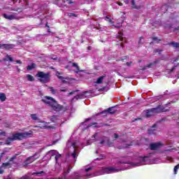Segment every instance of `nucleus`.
<instances>
[{
  "label": "nucleus",
  "instance_id": "09e8293b",
  "mask_svg": "<svg viewBox=\"0 0 179 179\" xmlns=\"http://www.w3.org/2000/svg\"><path fill=\"white\" fill-rule=\"evenodd\" d=\"M167 6H163L162 7V10H163V9H164V8H166Z\"/></svg>",
  "mask_w": 179,
  "mask_h": 179
},
{
  "label": "nucleus",
  "instance_id": "13d9d810",
  "mask_svg": "<svg viewBox=\"0 0 179 179\" xmlns=\"http://www.w3.org/2000/svg\"><path fill=\"white\" fill-rule=\"evenodd\" d=\"M136 145H141V143H137V144H136Z\"/></svg>",
  "mask_w": 179,
  "mask_h": 179
},
{
  "label": "nucleus",
  "instance_id": "e433bc0d",
  "mask_svg": "<svg viewBox=\"0 0 179 179\" xmlns=\"http://www.w3.org/2000/svg\"><path fill=\"white\" fill-rule=\"evenodd\" d=\"M68 16H69L70 17H72L73 16H76V15H75V13H69Z\"/></svg>",
  "mask_w": 179,
  "mask_h": 179
},
{
  "label": "nucleus",
  "instance_id": "473e14b6",
  "mask_svg": "<svg viewBox=\"0 0 179 179\" xmlns=\"http://www.w3.org/2000/svg\"><path fill=\"white\" fill-rule=\"evenodd\" d=\"M178 169H179V164L176 165L174 167L173 171H174V174H177V171H178Z\"/></svg>",
  "mask_w": 179,
  "mask_h": 179
},
{
  "label": "nucleus",
  "instance_id": "4468645a",
  "mask_svg": "<svg viewBox=\"0 0 179 179\" xmlns=\"http://www.w3.org/2000/svg\"><path fill=\"white\" fill-rule=\"evenodd\" d=\"M161 146H163L161 143H153L150 145V149L151 150H157Z\"/></svg>",
  "mask_w": 179,
  "mask_h": 179
},
{
  "label": "nucleus",
  "instance_id": "f03ea898",
  "mask_svg": "<svg viewBox=\"0 0 179 179\" xmlns=\"http://www.w3.org/2000/svg\"><path fill=\"white\" fill-rule=\"evenodd\" d=\"M99 133H95L92 138L87 141V145H92L94 142H98L99 146H113V143L110 141L108 138L103 136L100 140H99Z\"/></svg>",
  "mask_w": 179,
  "mask_h": 179
},
{
  "label": "nucleus",
  "instance_id": "8fccbe9b",
  "mask_svg": "<svg viewBox=\"0 0 179 179\" xmlns=\"http://www.w3.org/2000/svg\"><path fill=\"white\" fill-rule=\"evenodd\" d=\"M73 93H75V92H70V93H69V96L73 94Z\"/></svg>",
  "mask_w": 179,
  "mask_h": 179
},
{
  "label": "nucleus",
  "instance_id": "7ed1b4c3",
  "mask_svg": "<svg viewBox=\"0 0 179 179\" xmlns=\"http://www.w3.org/2000/svg\"><path fill=\"white\" fill-rule=\"evenodd\" d=\"M92 171L93 167L86 168L85 170H82L80 172H75L73 173L70 179H86L96 176L95 173H92Z\"/></svg>",
  "mask_w": 179,
  "mask_h": 179
},
{
  "label": "nucleus",
  "instance_id": "052dcab7",
  "mask_svg": "<svg viewBox=\"0 0 179 179\" xmlns=\"http://www.w3.org/2000/svg\"><path fill=\"white\" fill-rule=\"evenodd\" d=\"M177 78H179V74L177 75Z\"/></svg>",
  "mask_w": 179,
  "mask_h": 179
},
{
  "label": "nucleus",
  "instance_id": "2eb2a0df",
  "mask_svg": "<svg viewBox=\"0 0 179 179\" xmlns=\"http://www.w3.org/2000/svg\"><path fill=\"white\" fill-rule=\"evenodd\" d=\"M13 47H15V45L13 44H0V48L1 50H11Z\"/></svg>",
  "mask_w": 179,
  "mask_h": 179
},
{
  "label": "nucleus",
  "instance_id": "e2e57ef3",
  "mask_svg": "<svg viewBox=\"0 0 179 179\" xmlns=\"http://www.w3.org/2000/svg\"><path fill=\"white\" fill-rule=\"evenodd\" d=\"M53 118H55V116H53L52 118V120H53Z\"/></svg>",
  "mask_w": 179,
  "mask_h": 179
},
{
  "label": "nucleus",
  "instance_id": "37998d69",
  "mask_svg": "<svg viewBox=\"0 0 179 179\" xmlns=\"http://www.w3.org/2000/svg\"><path fill=\"white\" fill-rule=\"evenodd\" d=\"M16 64H22V62L20 60L15 61Z\"/></svg>",
  "mask_w": 179,
  "mask_h": 179
},
{
  "label": "nucleus",
  "instance_id": "58836bf2",
  "mask_svg": "<svg viewBox=\"0 0 179 179\" xmlns=\"http://www.w3.org/2000/svg\"><path fill=\"white\" fill-rule=\"evenodd\" d=\"M8 166H9V163H3V164H2V167H8Z\"/></svg>",
  "mask_w": 179,
  "mask_h": 179
},
{
  "label": "nucleus",
  "instance_id": "9b49d317",
  "mask_svg": "<svg viewBox=\"0 0 179 179\" xmlns=\"http://www.w3.org/2000/svg\"><path fill=\"white\" fill-rule=\"evenodd\" d=\"M106 22H108L110 26L115 27L116 29H120L121 27V22H117L116 25L114 24V18L110 17L108 16L105 17Z\"/></svg>",
  "mask_w": 179,
  "mask_h": 179
},
{
  "label": "nucleus",
  "instance_id": "ddd939ff",
  "mask_svg": "<svg viewBox=\"0 0 179 179\" xmlns=\"http://www.w3.org/2000/svg\"><path fill=\"white\" fill-rule=\"evenodd\" d=\"M34 128H41V129H44L45 128L48 129H54L53 127L48 126V123L45 122H41L38 126H35Z\"/></svg>",
  "mask_w": 179,
  "mask_h": 179
},
{
  "label": "nucleus",
  "instance_id": "49530a36",
  "mask_svg": "<svg viewBox=\"0 0 179 179\" xmlns=\"http://www.w3.org/2000/svg\"><path fill=\"white\" fill-rule=\"evenodd\" d=\"M152 40H153L154 41H156L157 40V38L154 37V38H152Z\"/></svg>",
  "mask_w": 179,
  "mask_h": 179
},
{
  "label": "nucleus",
  "instance_id": "39448f33",
  "mask_svg": "<svg viewBox=\"0 0 179 179\" xmlns=\"http://www.w3.org/2000/svg\"><path fill=\"white\" fill-rule=\"evenodd\" d=\"M80 143L78 141L71 142L69 141L67 143V148L69 149V155L68 157L71 159V163H75L76 162V157L78 156V148L80 146Z\"/></svg>",
  "mask_w": 179,
  "mask_h": 179
},
{
  "label": "nucleus",
  "instance_id": "c9c22d12",
  "mask_svg": "<svg viewBox=\"0 0 179 179\" xmlns=\"http://www.w3.org/2000/svg\"><path fill=\"white\" fill-rule=\"evenodd\" d=\"M176 68H177V66H173L171 69L168 70V72H169V73L173 72V71H174V69H176Z\"/></svg>",
  "mask_w": 179,
  "mask_h": 179
},
{
  "label": "nucleus",
  "instance_id": "de8ad7c7",
  "mask_svg": "<svg viewBox=\"0 0 179 179\" xmlns=\"http://www.w3.org/2000/svg\"><path fill=\"white\" fill-rule=\"evenodd\" d=\"M51 59H54V60H55V59H57V57H51Z\"/></svg>",
  "mask_w": 179,
  "mask_h": 179
},
{
  "label": "nucleus",
  "instance_id": "bb28decb",
  "mask_svg": "<svg viewBox=\"0 0 179 179\" xmlns=\"http://www.w3.org/2000/svg\"><path fill=\"white\" fill-rule=\"evenodd\" d=\"M0 100L1 101H5L6 100V95L3 93H0Z\"/></svg>",
  "mask_w": 179,
  "mask_h": 179
},
{
  "label": "nucleus",
  "instance_id": "0eeeda50",
  "mask_svg": "<svg viewBox=\"0 0 179 179\" xmlns=\"http://www.w3.org/2000/svg\"><path fill=\"white\" fill-rule=\"evenodd\" d=\"M36 76L38 78V80L41 83H48L51 79L50 73H44L43 71L38 72Z\"/></svg>",
  "mask_w": 179,
  "mask_h": 179
},
{
  "label": "nucleus",
  "instance_id": "412c9836",
  "mask_svg": "<svg viewBox=\"0 0 179 179\" xmlns=\"http://www.w3.org/2000/svg\"><path fill=\"white\" fill-rule=\"evenodd\" d=\"M72 66H73L74 68L76 69V73H78V72H82L83 71L82 70H80L79 69V66H78V64H76V63H73Z\"/></svg>",
  "mask_w": 179,
  "mask_h": 179
},
{
  "label": "nucleus",
  "instance_id": "20e7f679",
  "mask_svg": "<svg viewBox=\"0 0 179 179\" xmlns=\"http://www.w3.org/2000/svg\"><path fill=\"white\" fill-rule=\"evenodd\" d=\"M42 101L45 103L46 106L51 107L54 111H57V113H59V111H65V108L58 104V102L51 96H45L42 99Z\"/></svg>",
  "mask_w": 179,
  "mask_h": 179
},
{
  "label": "nucleus",
  "instance_id": "9d476101",
  "mask_svg": "<svg viewBox=\"0 0 179 179\" xmlns=\"http://www.w3.org/2000/svg\"><path fill=\"white\" fill-rule=\"evenodd\" d=\"M46 157H50V159L55 157L56 163H59V160L62 159V155L59 154L58 151L52 150L47 152Z\"/></svg>",
  "mask_w": 179,
  "mask_h": 179
},
{
  "label": "nucleus",
  "instance_id": "5701e85b",
  "mask_svg": "<svg viewBox=\"0 0 179 179\" xmlns=\"http://www.w3.org/2000/svg\"><path fill=\"white\" fill-rule=\"evenodd\" d=\"M6 135V133L2 130H0V141L1 139H3V136ZM2 142H0V145H2Z\"/></svg>",
  "mask_w": 179,
  "mask_h": 179
},
{
  "label": "nucleus",
  "instance_id": "0e129e2a",
  "mask_svg": "<svg viewBox=\"0 0 179 179\" xmlns=\"http://www.w3.org/2000/svg\"><path fill=\"white\" fill-rule=\"evenodd\" d=\"M61 78H62V77H59V79H61Z\"/></svg>",
  "mask_w": 179,
  "mask_h": 179
},
{
  "label": "nucleus",
  "instance_id": "393cba45",
  "mask_svg": "<svg viewBox=\"0 0 179 179\" xmlns=\"http://www.w3.org/2000/svg\"><path fill=\"white\" fill-rule=\"evenodd\" d=\"M36 68V64L33 63L31 65H29L27 67V71H32V69H34Z\"/></svg>",
  "mask_w": 179,
  "mask_h": 179
},
{
  "label": "nucleus",
  "instance_id": "f257e3e1",
  "mask_svg": "<svg viewBox=\"0 0 179 179\" xmlns=\"http://www.w3.org/2000/svg\"><path fill=\"white\" fill-rule=\"evenodd\" d=\"M124 159L128 158H122V159L115 158L113 159V162L115 163V164H127V168L123 169H117L113 166L103 168L96 176H102V174H111V173H118V171H121L122 170H128V169H131V167H138L139 166H143L145 164H152V163H156V161L153 159L152 155H149L145 157H139L137 158L136 161L130 162L129 161H125Z\"/></svg>",
  "mask_w": 179,
  "mask_h": 179
},
{
  "label": "nucleus",
  "instance_id": "4d7b16f0",
  "mask_svg": "<svg viewBox=\"0 0 179 179\" xmlns=\"http://www.w3.org/2000/svg\"><path fill=\"white\" fill-rule=\"evenodd\" d=\"M69 4L72 3V1H69Z\"/></svg>",
  "mask_w": 179,
  "mask_h": 179
},
{
  "label": "nucleus",
  "instance_id": "a19ab883",
  "mask_svg": "<svg viewBox=\"0 0 179 179\" xmlns=\"http://www.w3.org/2000/svg\"><path fill=\"white\" fill-rule=\"evenodd\" d=\"M131 64H132V62H127L126 63L127 66H131Z\"/></svg>",
  "mask_w": 179,
  "mask_h": 179
},
{
  "label": "nucleus",
  "instance_id": "a211bd4d",
  "mask_svg": "<svg viewBox=\"0 0 179 179\" xmlns=\"http://www.w3.org/2000/svg\"><path fill=\"white\" fill-rule=\"evenodd\" d=\"M155 128H156V124H154L152 127H150L148 129V134L150 135H153V134H156V129H155Z\"/></svg>",
  "mask_w": 179,
  "mask_h": 179
},
{
  "label": "nucleus",
  "instance_id": "f8f14e48",
  "mask_svg": "<svg viewBox=\"0 0 179 179\" xmlns=\"http://www.w3.org/2000/svg\"><path fill=\"white\" fill-rule=\"evenodd\" d=\"M40 157V154L36 153L31 157H28L25 161V164H30V163H33V162L37 160Z\"/></svg>",
  "mask_w": 179,
  "mask_h": 179
},
{
  "label": "nucleus",
  "instance_id": "cd10ccee",
  "mask_svg": "<svg viewBox=\"0 0 179 179\" xmlns=\"http://www.w3.org/2000/svg\"><path fill=\"white\" fill-rule=\"evenodd\" d=\"M117 41H122V40H124V38L122 37V32L118 34V35L117 36Z\"/></svg>",
  "mask_w": 179,
  "mask_h": 179
},
{
  "label": "nucleus",
  "instance_id": "6e6d98bb",
  "mask_svg": "<svg viewBox=\"0 0 179 179\" xmlns=\"http://www.w3.org/2000/svg\"><path fill=\"white\" fill-rule=\"evenodd\" d=\"M128 146H129V145H124V148H128Z\"/></svg>",
  "mask_w": 179,
  "mask_h": 179
},
{
  "label": "nucleus",
  "instance_id": "bf43d9fd",
  "mask_svg": "<svg viewBox=\"0 0 179 179\" xmlns=\"http://www.w3.org/2000/svg\"><path fill=\"white\" fill-rule=\"evenodd\" d=\"M166 152H170V150H166Z\"/></svg>",
  "mask_w": 179,
  "mask_h": 179
},
{
  "label": "nucleus",
  "instance_id": "c85d7f7f",
  "mask_svg": "<svg viewBox=\"0 0 179 179\" xmlns=\"http://www.w3.org/2000/svg\"><path fill=\"white\" fill-rule=\"evenodd\" d=\"M105 113H109V114H114L115 110H114V107L109 108Z\"/></svg>",
  "mask_w": 179,
  "mask_h": 179
},
{
  "label": "nucleus",
  "instance_id": "2f4dec72",
  "mask_svg": "<svg viewBox=\"0 0 179 179\" xmlns=\"http://www.w3.org/2000/svg\"><path fill=\"white\" fill-rule=\"evenodd\" d=\"M157 63V61L154 62L153 63H150L148 65H147L146 68H152L153 65H156Z\"/></svg>",
  "mask_w": 179,
  "mask_h": 179
},
{
  "label": "nucleus",
  "instance_id": "774afa93",
  "mask_svg": "<svg viewBox=\"0 0 179 179\" xmlns=\"http://www.w3.org/2000/svg\"><path fill=\"white\" fill-rule=\"evenodd\" d=\"M99 115H101V113H99Z\"/></svg>",
  "mask_w": 179,
  "mask_h": 179
},
{
  "label": "nucleus",
  "instance_id": "69168bd1",
  "mask_svg": "<svg viewBox=\"0 0 179 179\" xmlns=\"http://www.w3.org/2000/svg\"><path fill=\"white\" fill-rule=\"evenodd\" d=\"M57 3V5H59V3Z\"/></svg>",
  "mask_w": 179,
  "mask_h": 179
},
{
  "label": "nucleus",
  "instance_id": "603ef678",
  "mask_svg": "<svg viewBox=\"0 0 179 179\" xmlns=\"http://www.w3.org/2000/svg\"><path fill=\"white\" fill-rule=\"evenodd\" d=\"M155 52H159V49L155 50Z\"/></svg>",
  "mask_w": 179,
  "mask_h": 179
},
{
  "label": "nucleus",
  "instance_id": "5fc2aeb1",
  "mask_svg": "<svg viewBox=\"0 0 179 179\" xmlns=\"http://www.w3.org/2000/svg\"><path fill=\"white\" fill-rule=\"evenodd\" d=\"M3 173V171H0V174H2Z\"/></svg>",
  "mask_w": 179,
  "mask_h": 179
},
{
  "label": "nucleus",
  "instance_id": "4c0bfd02",
  "mask_svg": "<svg viewBox=\"0 0 179 179\" xmlns=\"http://www.w3.org/2000/svg\"><path fill=\"white\" fill-rule=\"evenodd\" d=\"M166 160H168V162H173V158L171 157H167Z\"/></svg>",
  "mask_w": 179,
  "mask_h": 179
},
{
  "label": "nucleus",
  "instance_id": "338daca9",
  "mask_svg": "<svg viewBox=\"0 0 179 179\" xmlns=\"http://www.w3.org/2000/svg\"><path fill=\"white\" fill-rule=\"evenodd\" d=\"M36 174H40V173H36Z\"/></svg>",
  "mask_w": 179,
  "mask_h": 179
},
{
  "label": "nucleus",
  "instance_id": "423d86ee",
  "mask_svg": "<svg viewBox=\"0 0 179 179\" xmlns=\"http://www.w3.org/2000/svg\"><path fill=\"white\" fill-rule=\"evenodd\" d=\"M33 135V131H25L24 133H16L13 135L12 137H8L6 142V145H9L10 142H13V141H22V139H24V138H30V136Z\"/></svg>",
  "mask_w": 179,
  "mask_h": 179
},
{
  "label": "nucleus",
  "instance_id": "680f3d73",
  "mask_svg": "<svg viewBox=\"0 0 179 179\" xmlns=\"http://www.w3.org/2000/svg\"><path fill=\"white\" fill-rule=\"evenodd\" d=\"M55 143H56V141H54V142H53V145H55Z\"/></svg>",
  "mask_w": 179,
  "mask_h": 179
},
{
  "label": "nucleus",
  "instance_id": "b1692460",
  "mask_svg": "<svg viewBox=\"0 0 179 179\" xmlns=\"http://www.w3.org/2000/svg\"><path fill=\"white\" fill-rule=\"evenodd\" d=\"M83 97H85V94L82 93V94H80L76 96L73 99V100H75V99H76V100H79V99H83Z\"/></svg>",
  "mask_w": 179,
  "mask_h": 179
},
{
  "label": "nucleus",
  "instance_id": "79ce46f5",
  "mask_svg": "<svg viewBox=\"0 0 179 179\" xmlns=\"http://www.w3.org/2000/svg\"><path fill=\"white\" fill-rule=\"evenodd\" d=\"M114 138H115V139H117V138H118V134H114Z\"/></svg>",
  "mask_w": 179,
  "mask_h": 179
},
{
  "label": "nucleus",
  "instance_id": "f704fd0d",
  "mask_svg": "<svg viewBox=\"0 0 179 179\" xmlns=\"http://www.w3.org/2000/svg\"><path fill=\"white\" fill-rule=\"evenodd\" d=\"M138 44H143V37H140L139 40H138Z\"/></svg>",
  "mask_w": 179,
  "mask_h": 179
},
{
  "label": "nucleus",
  "instance_id": "1a4fd4ad",
  "mask_svg": "<svg viewBox=\"0 0 179 179\" xmlns=\"http://www.w3.org/2000/svg\"><path fill=\"white\" fill-rule=\"evenodd\" d=\"M90 120H92V118L86 119L85 121L80 124V129H83V131H86V129H89L90 127H92L93 128H99V127H103V124H99V126L96 125L97 123H91L87 124V121H90Z\"/></svg>",
  "mask_w": 179,
  "mask_h": 179
},
{
  "label": "nucleus",
  "instance_id": "a878e982",
  "mask_svg": "<svg viewBox=\"0 0 179 179\" xmlns=\"http://www.w3.org/2000/svg\"><path fill=\"white\" fill-rule=\"evenodd\" d=\"M27 79L29 82H34V77L30 74L27 75Z\"/></svg>",
  "mask_w": 179,
  "mask_h": 179
},
{
  "label": "nucleus",
  "instance_id": "6ab92c4d",
  "mask_svg": "<svg viewBox=\"0 0 179 179\" xmlns=\"http://www.w3.org/2000/svg\"><path fill=\"white\" fill-rule=\"evenodd\" d=\"M48 89H49L50 92H51L52 94H58V90H57L54 87H49Z\"/></svg>",
  "mask_w": 179,
  "mask_h": 179
},
{
  "label": "nucleus",
  "instance_id": "ea45409f",
  "mask_svg": "<svg viewBox=\"0 0 179 179\" xmlns=\"http://www.w3.org/2000/svg\"><path fill=\"white\" fill-rule=\"evenodd\" d=\"M124 2V3H126V5H128V3H129V0H122Z\"/></svg>",
  "mask_w": 179,
  "mask_h": 179
},
{
  "label": "nucleus",
  "instance_id": "864d4df0",
  "mask_svg": "<svg viewBox=\"0 0 179 179\" xmlns=\"http://www.w3.org/2000/svg\"><path fill=\"white\" fill-rule=\"evenodd\" d=\"M178 30V28L175 29L174 31H177Z\"/></svg>",
  "mask_w": 179,
  "mask_h": 179
},
{
  "label": "nucleus",
  "instance_id": "7c9ffc66",
  "mask_svg": "<svg viewBox=\"0 0 179 179\" xmlns=\"http://www.w3.org/2000/svg\"><path fill=\"white\" fill-rule=\"evenodd\" d=\"M171 45L173 46V48H178L179 43L176 42H171Z\"/></svg>",
  "mask_w": 179,
  "mask_h": 179
},
{
  "label": "nucleus",
  "instance_id": "3c124183",
  "mask_svg": "<svg viewBox=\"0 0 179 179\" xmlns=\"http://www.w3.org/2000/svg\"><path fill=\"white\" fill-rule=\"evenodd\" d=\"M60 92H66V90H60Z\"/></svg>",
  "mask_w": 179,
  "mask_h": 179
},
{
  "label": "nucleus",
  "instance_id": "c756f323",
  "mask_svg": "<svg viewBox=\"0 0 179 179\" xmlns=\"http://www.w3.org/2000/svg\"><path fill=\"white\" fill-rule=\"evenodd\" d=\"M4 61H9V62H13V59L10 57V55H7Z\"/></svg>",
  "mask_w": 179,
  "mask_h": 179
},
{
  "label": "nucleus",
  "instance_id": "a18cd8bd",
  "mask_svg": "<svg viewBox=\"0 0 179 179\" xmlns=\"http://www.w3.org/2000/svg\"><path fill=\"white\" fill-rule=\"evenodd\" d=\"M146 141V139H145V138H141V139L140 140V142H143V141Z\"/></svg>",
  "mask_w": 179,
  "mask_h": 179
},
{
  "label": "nucleus",
  "instance_id": "aec40b11",
  "mask_svg": "<svg viewBox=\"0 0 179 179\" xmlns=\"http://www.w3.org/2000/svg\"><path fill=\"white\" fill-rule=\"evenodd\" d=\"M71 171V166H68L66 169L64 170L63 178H66V174Z\"/></svg>",
  "mask_w": 179,
  "mask_h": 179
},
{
  "label": "nucleus",
  "instance_id": "4be33fe9",
  "mask_svg": "<svg viewBox=\"0 0 179 179\" xmlns=\"http://www.w3.org/2000/svg\"><path fill=\"white\" fill-rule=\"evenodd\" d=\"M31 118L33 121H38V114H31Z\"/></svg>",
  "mask_w": 179,
  "mask_h": 179
},
{
  "label": "nucleus",
  "instance_id": "c03bdc74",
  "mask_svg": "<svg viewBox=\"0 0 179 179\" xmlns=\"http://www.w3.org/2000/svg\"><path fill=\"white\" fill-rule=\"evenodd\" d=\"M117 5H119L120 6H122V3H121V1L117 2Z\"/></svg>",
  "mask_w": 179,
  "mask_h": 179
},
{
  "label": "nucleus",
  "instance_id": "6e6552de",
  "mask_svg": "<svg viewBox=\"0 0 179 179\" xmlns=\"http://www.w3.org/2000/svg\"><path fill=\"white\" fill-rule=\"evenodd\" d=\"M163 111H166L164 110V107L163 106H158L157 108H154L146 111L145 116L147 117H152V115H155L159 113H162Z\"/></svg>",
  "mask_w": 179,
  "mask_h": 179
},
{
  "label": "nucleus",
  "instance_id": "dca6fc26",
  "mask_svg": "<svg viewBox=\"0 0 179 179\" xmlns=\"http://www.w3.org/2000/svg\"><path fill=\"white\" fill-rule=\"evenodd\" d=\"M104 78H105L104 76H102L96 79V80L95 82H94V85L97 86V85H101V83H103V81L104 80Z\"/></svg>",
  "mask_w": 179,
  "mask_h": 179
},
{
  "label": "nucleus",
  "instance_id": "f3484780",
  "mask_svg": "<svg viewBox=\"0 0 179 179\" xmlns=\"http://www.w3.org/2000/svg\"><path fill=\"white\" fill-rule=\"evenodd\" d=\"M3 16L5 19H8V20H13L14 19H16V17L13 15L3 14Z\"/></svg>",
  "mask_w": 179,
  "mask_h": 179
},
{
  "label": "nucleus",
  "instance_id": "72a5a7b5",
  "mask_svg": "<svg viewBox=\"0 0 179 179\" xmlns=\"http://www.w3.org/2000/svg\"><path fill=\"white\" fill-rule=\"evenodd\" d=\"M131 6L132 8L138 9V7H136V5H135V0H131Z\"/></svg>",
  "mask_w": 179,
  "mask_h": 179
}]
</instances>
